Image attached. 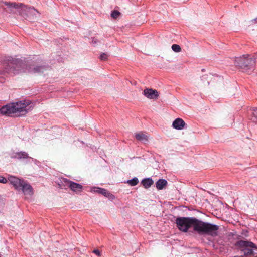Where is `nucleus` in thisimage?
<instances>
[{"label": "nucleus", "instance_id": "f257e3e1", "mask_svg": "<svg viewBox=\"0 0 257 257\" xmlns=\"http://www.w3.org/2000/svg\"><path fill=\"white\" fill-rule=\"evenodd\" d=\"M178 228L183 232L193 227L194 230L199 233L207 234L212 236L217 234L218 227L211 223L204 222L194 218L179 217L176 220Z\"/></svg>", "mask_w": 257, "mask_h": 257}, {"label": "nucleus", "instance_id": "f03ea898", "mask_svg": "<svg viewBox=\"0 0 257 257\" xmlns=\"http://www.w3.org/2000/svg\"><path fill=\"white\" fill-rule=\"evenodd\" d=\"M30 104V102L26 100H22L10 103L4 106L0 109V113L3 115L19 113L23 114L28 111V109H27V107Z\"/></svg>", "mask_w": 257, "mask_h": 257}, {"label": "nucleus", "instance_id": "7ed1b4c3", "mask_svg": "<svg viewBox=\"0 0 257 257\" xmlns=\"http://www.w3.org/2000/svg\"><path fill=\"white\" fill-rule=\"evenodd\" d=\"M6 4L10 8L16 9L22 17L26 18H28L30 19H32L38 13L35 9L28 8L22 4L20 5L16 4L15 3H6Z\"/></svg>", "mask_w": 257, "mask_h": 257}, {"label": "nucleus", "instance_id": "20e7f679", "mask_svg": "<svg viewBox=\"0 0 257 257\" xmlns=\"http://www.w3.org/2000/svg\"><path fill=\"white\" fill-rule=\"evenodd\" d=\"M255 58L253 56L244 55L235 59V65L239 68L247 70L252 66L255 62Z\"/></svg>", "mask_w": 257, "mask_h": 257}, {"label": "nucleus", "instance_id": "39448f33", "mask_svg": "<svg viewBox=\"0 0 257 257\" xmlns=\"http://www.w3.org/2000/svg\"><path fill=\"white\" fill-rule=\"evenodd\" d=\"M238 245L240 247V249L244 255L248 256L252 254L254 247L252 243L241 241L238 242Z\"/></svg>", "mask_w": 257, "mask_h": 257}, {"label": "nucleus", "instance_id": "423d86ee", "mask_svg": "<svg viewBox=\"0 0 257 257\" xmlns=\"http://www.w3.org/2000/svg\"><path fill=\"white\" fill-rule=\"evenodd\" d=\"M90 191L92 193H97L102 194L105 197L108 198L109 199L113 200L115 198V197L113 194H111L106 190L97 187H92L90 188Z\"/></svg>", "mask_w": 257, "mask_h": 257}, {"label": "nucleus", "instance_id": "0eeeda50", "mask_svg": "<svg viewBox=\"0 0 257 257\" xmlns=\"http://www.w3.org/2000/svg\"><path fill=\"white\" fill-rule=\"evenodd\" d=\"M143 95L149 99L156 100L159 96V92L156 89L146 88L143 92Z\"/></svg>", "mask_w": 257, "mask_h": 257}, {"label": "nucleus", "instance_id": "6e6552de", "mask_svg": "<svg viewBox=\"0 0 257 257\" xmlns=\"http://www.w3.org/2000/svg\"><path fill=\"white\" fill-rule=\"evenodd\" d=\"M8 181L16 190L19 191L20 190L22 186L25 181L24 180L20 179L14 176H10L9 177Z\"/></svg>", "mask_w": 257, "mask_h": 257}, {"label": "nucleus", "instance_id": "1a4fd4ad", "mask_svg": "<svg viewBox=\"0 0 257 257\" xmlns=\"http://www.w3.org/2000/svg\"><path fill=\"white\" fill-rule=\"evenodd\" d=\"M20 190L25 196H31L34 194V190L31 185L27 182L25 181Z\"/></svg>", "mask_w": 257, "mask_h": 257}, {"label": "nucleus", "instance_id": "9d476101", "mask_svg": "<svg viewBox=\"0 0 257 257\" xmlns=\"http://www.w3.org/2000/svg\"><path fill=\"white\" fill-rule=\"evenodd\" d=\"M200 84L204 87H207L213 83V77L211 75H205L200 77Z\"/></svg>", "mask_w": 257, "mask_h": 257}, {"label": "nucleus", "instance_id": "9b49d317", "mask_svg": "<svg viewBox=\"0 0 257 257\" xmlns=\"http://www.w3.org/2000/svg\"><path fill=\"white\" fill-rule=\"evenodd\" d=\"M26 66L24 63L19 62L15 66L11 68L9 73L15 74L19 72H25Z\"/></svg>", "mask_w": 257, "mask_h": 257}, {"label": "nucleus", "instance_id": "f8f14e48", "mask_svg": "<svg viewBox=\"0 0 257 257\" xmlns=\"http://www.w3.org/2000/svg\"><path fill=\"white\" fill-rule=\"evenodd\" d=\"M172 125L175 130H182L185 128L186 123L182 119L177 118L173 121Z\"/></svg>", "mask_w": 257, "mask_h": 257}, {"label": "nucleus", "instance_id": "ddd939ff", "mask_svg": "<svg viewBox=\"0 0 257 257\" xmlns=\"http://www.w3.org/2000/svg\"><path fill=\"white\" fill-rule=\"evenodd\" d=\"M67 185L72 191L75 192H81L83 189V187L81 184L71 181L68 182Z\"/></svg>", "mask_w": 257, "mask_h": 257}, {"label": "nucleus", "instance_id": "4468645a", "mask_svg": "<svg viewBox=\"0 0 257 257\" xmlns=\"http://www.w3.org/2000/svg\"><path fill=\"white\" fill-rule=\"evenodd\" d=\"M135 137L137 140L144 142L147 141L149 139V136L146 133L143 132L135 133Z\"/></svg>", "mask_w": 257, "mask_h": 257}, {"label": "nucleus", "instance_id": "2eb2a0df", "mask_svg": "<svg viewBox=\"0 0 257 257\" xmlns=\"http://www.w3.org/2000/svg\"><path fill=\"white\" fill-rule=\"evenodd\" d=\"M167 184V182L166 180L162 179H159L156 183V188L158 190L163 189L164 187L166 186Z\"/></svg>", "mask_w": 257, "mask_h": 257}, {"label": "nucleus", "instance_id": "dca6fc26", "mask_svg": "<svg viewBox=\"0 0 257 257\" xmlns=\"http://www.w3.org/2000/svg\"><path fill=\"white\" fill-rule=\"evenodd\" d=\"M154 182L152 179H145L142 181L143 185L145 188H149L153 184Z\"/></svg>", "mask_w": 257, "mask_h": 257}, {"label": "nucleus", "instance_id": "f3484780", "mask_svg": "<svg viewBox=\"0 0 257 257\" xmlns=\"http://www.w3.org/2000/svg\"><path fill=\"white\" fill-rule=\"evenodd\" d=\"M15 157L18 159L26 158L28 157V155L25 152H19L17 153Z\"/></svg>", "mask_w": 257, "mask_h": 257}, {"label": "nucleus", "instance_id": "a211bd4d", "mask_svg": "<svg viewBox=\"0 0 257 257\" xmlns=\"http://www.w3.org/2000/svg\"><path fill=\"white\" fill-rule=\"evenodd\" d=\"M138 179L137 178L135 177L131 180H129L127 181V183L130 185L134 186L136 185L138 183Z\"/></svg>", "mask_w": 257, "mask_h": 257}, {"label": "nucleus", "instance_id": "6ab92c4d", "mask_svg": "<svg viewBox=\"0 0 257 257\" xmlns=\"http://www.w3.org/2000/svg\"><path fill=\"white\" fill-rule=\"evenodd\" d=\"M171 48L175 52H180L181 51V48L179 45L173 44L172 45Z\"/></svg>", "mask_w": 257, "mask_h": 257}, {"label": "nucleus", "instance_id": "aec40b11", "mask_svg": "<svg viewBox=\"0 0 257 257\" xmlns=\"http://www.w3.org/2000/svg\"><path fill=\"white\" fill-rule=\"evenodd\" d=\"M109 55L106 53H102L100 55V59L101 60H106L108 58Z\"/></svg>", "mask_w": 257, "mask_h": 257}, {"label": "nucleus", "instance_id": "412c9836", "mask_svg": "<svg viewBox=\"0 0 257 257\" xmlns=\"http://www.w3.org/2000/svg\"><path fill=\"white\" fill-rule=\"evenodd\" d=\"M120 15V13L118 11H113L111 13V16L114 18H117Z\"/></svg>", "mask_w": 257, "mask_h": 257}, {"label": "nucleus", "instance_id": "4be33fe9", "mask_svg": "<svg viewBox=\"0 0 257 257\" xmlns=\"http://www.w3.org/2000/svg\"><path fill=\"white\" fill-rule=\"evenodd\" d=\"M7 182V180L6 178L3 176H0V183H6Z\"/></svg>", "mask_w": 257, "mask_h": 257}, {"label": "nucleus", "instance_id": "5701e85b", "mask_svg": "<svg viewBox=\"0 0 257 257\" xmlns=\"http://www.w3.org/2000/svg\"><path fill=\"white\" fill-rule=\"evenodd\" d=\"M93 252L96 255H97L98 256H100L101 255V252L98 249L94 250Z\"/></svg>", "mask_w": 257, "mask_h": 257}, {"label": "nucleus", "instance_id": "b1692460", "mask_svg": "<svg viewBox=\"0 0 257 257\" xmlns=\"http://www.w3.org/2000/svg\"><path fill=\"white\" fill-rule=\"evenodd\" d=\"M253 115L257 117V108L253 109Z\"/></svg>", "mask_w": 257, "mask_h": 257}]
</instances>
